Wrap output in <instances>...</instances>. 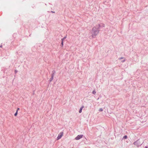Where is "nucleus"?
I'll list each match as a JSON object with an SVG mask.
<instances>
[{
  "mask_svg": "<svg viewBox=\"0 0 148 148\" xmlns=\"http://www.w3.org/2000/svg\"><path fill=\"white\" fill-rule=\"evenodd\" d=\"M99 33L98 29L96 27H94L91 31L92 36V37H95Z\"/></svg>",
  "mask_w": 148,
  "mask_h": 148,
  "instance_id": "obj_1",
  "label": "nucleus"
},
{
  "mask_svg": "<svg viewBox=\"0 0 148 148\" xmlns=\"http://www.w3.org/2000/svg\"><path fill=\"white\" fill-rule=\"evenodd\" d=\"M63 135V132H60L58 135V137H57V139L58 140L61 138L62 137V136Z\"/></svg>",
  "mask_w": 148,
  "mask_h": 148,
  "instance_id": "obj_2",
  "label": "nucleus"
},
{
  "mask_svg": "<svg viewBox=\"0 0 148 148\" xmlns=\"http://www.w3.org/2000/svg\"><path fill=\"white\" fill-rule=\"evenodd\" d=\"M83 136V135H78L75 138V139L76 140H78L82 138V137Z\"/></svg>",
  "mask_w": 148,
  "mask_h": 148,
  "instance_id": "obj_3",
  "label": "nucleus"
},
{
  "mask_svg": "<svg viewBox=\"0 0 148 148\" xmlns=\"http://www.w3.org/2000/svg\"><path fill=\"white\" fill-rule=\"evenodd\" d=\"M134 144L136 146H137V147H138L139 145L138 141L137 140L136 141L134 142Z\"/></svg>",
  "mask_w": 148,
  "mask_h": 148,
  "instance_id": "obj_4",
  "label": "nucleus"
},
{
  "mask_svg": "<svg viewBox=\"0 0 148 148\" xmlns=\"http://www.w3.org/2000/svg\"><path fill=\"white\" fill-rule=\"evenodd\" d=\"M84 107V106H82V107H81L80 109H79V113H81L82 112V110L83 108Z\"/></svg>",
  "mask_w": 148,
  "mask_h": 148,
  "instance_id": "obj_5",
  "label": "nucleus"
},
{
  "mask_svg": "<svg viewBox=\"0 0 148 148\" xmlns=\"http://www.w3.org/2000/svg\"><path fill=\"white\" fill-rule=\"evenodd\" d=\"M18 114V112L17 111H16V112L14 114V116H16Z\"/></svg>",
  "mask_w": 148,
  "mask_h": 148,
  "instance_id": "obj_6",
  "label": "nucleus"
},
{
  "mask_svg": "<svg viewBox=\"0 0 148 148\" xmlns=\"http://www.w3.org/2000/svg\"><path fill=\"white\" fill-rule=\"evenodd\" d=\"M66 37H64V38H62V41H63L66 38Z\"/></svg>",
  "mask_w": 148,
  "mask_h": 148,
  "instance_id": "obj_7",
  "label": "nucleus"
},
{
  "mask_svg": "<svg viewBox=\"0 0 148 148\" xmlns=\"http://www.w3.org/2000/svg\"><path fill=\"white\" fill-rule=\"evenodd\" d=\"M123 138L124 139H127V136L126 135L124 136Z\"/></svg>",
  "mask_w": 148,
  "mask_h": 148,
  "instance_id": "obj_8",
  "label": "nucleus"
},
{
  "mask_svg": "<svg viewBox=\"0 0 148 148\" xmlns=\"http://www.w3.org/2000/svg\"><path fill=\"white\" fill-rule=\"evenodd\" d=\"M53 76H52L51 77V78L50 79V82H51V81H52V80H53Z\"/></svg>",
  "mask_w": 148,
  "mask_h": 148,
  "instance_id": "obj_9",
  "label": "nucleus"
},
{
  "mask_svg": "<svg viewBox=\"0 0 148 148\" xmlns=\"http://www.w3.org/2000/svg\"><path fill=\"white\" fill-rule=\"evenodd\" d=\"M92 93L93 94H95L96 93V92L95 90H94L92 91Z\"/></svg>",
  "mask_w": 148,
  "mask_h": 148,
  "instance_id": "obj_10",
  "label": "nucleus"
},
{
  "mask_svg": "<svg viewBox=\"0 0 148 148\" xmlns=\"http://www.w3.org/2000/svg\"><path fill=\"white\" fill-rule=\"evenodd\" d=\"M61 44L62 45V46H63V41H62Z\"/></svg>",
  "mask_w": 148,
  "mask_h": 148,
  "instance_id": "obj_11",
  "label": "nucleus"
},
{
  "mask_svg": "<svg viewBox=\"0 0 148 148\" xmlns=\"http://www.w3.org/2000/svg\"><path fill=\"white\" fill-rule=\"evenodd\" d=\"M103 109H102V108H100V109H99V111H103Z\"/></svg>",
  "mask_w": 148,
  "mask_h": 148,
  "instance_id": "obj_12",
  "label": "nucleus"
},
{
  "mask_svg": "<svg viewBox=\"0 0 148 148\" xmlns=\"http://www.w3.org/2000/svg\"><path fill=\"white\" fill-rule=\"evenodd\" d=\"M19 110V108H18L17 109L16 111L18 112V111Z\"/></svg>",
  "mask_w": 148,
  "mask_h": 148,
  "instance_id": "obj_13",
  "label": "nucleus"
},
{
  "mask_svg": "<svg viewBox=\"0 0 148 148\" xmlns=\"http://www.w3.org/2000/svg\"><path fill=\"white\" fill-rule=\"evenodd\" d=\"M145 148H147V146H146L145 147Z\"/></svg>",
  "mask_w": 148,
  "mask_h": 148,
  "instance_id": "obj_14",
  "label": "nucleus"
},
{
  "mask_svg": "<svg viewBox=\"0 0 148 148\" xmlns=\"http://www.w3.org/2000/svg\"><path fill=\"white\" fill-rule=\"evenodd\" d=\"M123 58H120V59H121Z\"/></svg>",
  "mask_w": 148,
  "mask_h": 148,
  "instance_id": "obj_15",
  "label": "nucleus"
}]
</instances>
